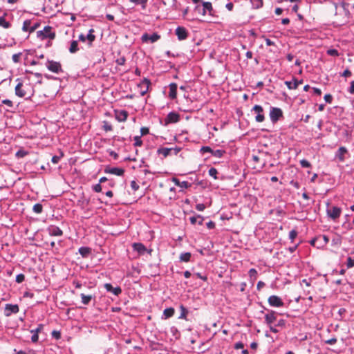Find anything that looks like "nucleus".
<instances>
[{"instance_id":"9","label":"nucleus","mask_w":354,"mask_h":354,"mask_svg":"<svg viewBox=\"0 0 354 354\" xmlns=\"http://www.w3.org/2000/svg\"><path fill=\"white\" fill-rule=\"evenodd\" d=\"M252 111L257 114L255 120L257 122H262L264 120L263 109L261 106L257 104L252 108Z\"/></svg>"},{"instance_id":"11","label":"nucleus","mask_w":354,"mask_h":354,"mask_svg":"<svg viewBox=\"0 0 354 354\" xmlns=\"http://www.w3.org/2000/svg\"><path fill=\"white\" fill-rule=\"evenodd\" d=\"M277 320V313L274 310H269L268 313L265 315V323L268 326L272 325Z\"/></svg>"},{"instance_id":"43","label":"nucleus","mask_w":354,"mask_h":354,"mask_svg":"<svg viewBox=\"0 0 354 354\" xmlns=\"http://www.w3.org/2000/svg\"><path fill=\"white\" fill-rule=\"evenodd\" d=\"M326 53L330 56H333V57L339 56L338 51L334 48L328 49Z\"/></svg>"},{"instance_id":"4","label":"nucleus","mask_w":354,"mask_h":354,"mask_svg":"<svg viewBox=\"0 0 354 354\" xmlns=\"http://www.w3.org/2000/svg\"><path fill=\"white\" fill-rule=\"evenodd\" d=\"M327 216L333 221L337 220L342 214V209L337 206H331L330 207L328 205V207L326 209Z\"/></svg>"},{"instance_id":"45","label":"nucleus","mask_w":354,"mask_h":354,"mask_svg":"<svg viewBox=\"0 0 354 354\" xmlns=\"http://www.w3.org/2000/svg\"><path fill=\"white\" fill-rule=\"evenodd\" d=\"M28 154V152L24 150H19L16 152V157L17 158H24Z\"/></svg>"},{"instance_id":"51","label":"nucleus","mask_w":354,"mask_h":354,"mask_svg":"<svg viewBox=\"0 0 354 354\" xmlns=\"http://www.w3.org/2000/svg\"><path fill=\"white\" fill-rule=\"evenodd\" d=\"M125 62L126 59L124 57H120L115 60L116 64L120 66L124 65L125 64Z\"/></svg>"},{"instance_id":"28","label":"nucleus","mask_w":354,"mask_h":354,"mask_svg":"<svg viewBox=\"0 0 354 354\" xmlns=\"http://www.w3.org/2000/svg\"><path fill=\"white\" fill-rule=\"evenodd\" d=\"M192 254L190 252H183L180 254L179 259L182 262L190 261Z\"/></svg>"},{"instance_id":"20","label":"nucleus","mask_w":354,"mask_h":354,"mask_svg":"<svg viewBox=\"0 0 354 354\" xmlns=\"http://www.w3.org/2000/svg\"><path fill=\"white\" fill-rule=\"evenodd\" d=\"M172 181L176 186H178L181 188L187 189L192 186V184L188 183L187 181H182L180 182L178 178H173Z\"/></svg>"},{"instance_id":"21","label":"nucleus","mask_w":354,"mask_h":354,"mask_svg":"<svg viewBox=\"0 0 354 354\" xmlns=\"http://www.w3.org/2000/svg\"><path fill=\"white\" fill-rule=\"evenodd\" d=\"M177 95V84L176 83H171L169 84V97L174 100Z\"/></svg>"},{"instance_id":"30","label":"nucleus","mask_w":354,"mask_h":354,"mask_svg":"<svg viewBox=\"0 0 354 354\" xmlns=\"http://www.w3.org/2000/svg\"><path fill=\"white\" fill-rule=\"evenodd\" d=\"M91 250L88 247H81L79 248V252L82 257H87L91 253Z\"/></svg>"},{"instance_id":"16","label":"nucleus","mask_w":354,"mask_h":354,"mask_svg":"<svg viewBox=\"0 0 354 354\" xmlns=\"http://www.w3.org/2000/svg\"><path fill=\"white\" fill-rule=\"evenodd\" d=\"M115 116L118 122H125L128 117V112L125 110L115 111Z\"/></svg>"},{"instance_id":"31","label":"nucleus","mask_w":354,"mask_h":354,"mask_svg":"<svg viewBox=\"0 0 354 354\" xmlns=\"http://www.w3.org/2000/svg\"><path fill=\"white\" fill-rule=\"evenodd\" d=\"M78 50H79V48H78L77 41L73 40L71 43V46L69 48V52L71 53H75L76 52L78 51Z\"/></svg>"},{"instance_id":"35","label":"nucleus","mask_w":354,"mask_h":354,"mask_svg":"<svg viewBox=\"0 0 354 354\" xmlns=\"http://www.w3.org/2000/svg\"><path fill=\"white\" fill-rule=\"evenodd\" d=\"M225 153V151L223 149L213 150L212 156L216 158H222Z\"/></svg>"},{"instance_id":"27","label":"nucleus","mask_w":354,"mask_h":354,"mask_svg":"<svg viewBox=\"0 0 354 354\" xmlns=\"http://www.w3.org/2000/svg\"><path fill=\"white\" fill-rule=\"evenodd\" d=\"M94 30L93 28L88 30V32L86 36V39L88 41V45L91 46L92 43L95 39V36L93 35Z\"/></svg>"},{"instance_id":"50","label":"nucleus","mask_w":354,"mask_h":354,"mask_svg":"<svg viewBox=\"0 0 354 354\" xmlns=\"http://www.w3.org/2000/svg\"><path fill=\"white\" fill-rule=\"evenodd\" d=\"M15 352L17 353V354H35V351L32 350H28V351H17L16 349L14 350Z\"/></svg>"},{"instance_id":"54","label":"nucleus","mask_w":354,"mask_h":354,"mask_svg":"<svg viewBox=\"0 0 354 354\" xmlns=\"http://www.w3.org/2000/svg\"><path fill=\"white\" fill-rule=\"evenodd\" d=\"M43 328V325L42 324H39L37 328L35 329H32L30 330V333H34V334H39V333H40V331L42 330Z\"/></svg>"},{"instance_id":"38","label":"nucleus","mask_w":354,"mask_h":354,"mask_svg":"<svg viewBox=\"0 0 354 354\" xmlns=\"http://www.w3.org/2000/svg\"><path fill=\"white\" fill-rule=\"evenodd\" d=\"M31 24V21L29 19L25 20L23 23L22 30L24 32H29V28Z\"/></svg>"},{"instance_id":"53","label":"nucleus","mask_w":354,"mask_h":354,"mask_svg":"<svg viewBox=\"0 0 354 354\" xmlns=\"http://www.w3.org/2000/svg\"><path fill=\"white\" fill-rule=\"evenodd\" d=\"M352 75V73L351 71L346 68L342 74H341V76L342 77H351Z\"/></svg>"},{"instance_id":"18","label":"nucleus","mask_w":354,"mask_h":354,"mask_svg":"<svg viewBox=\"0 0 354 354\" xmlns=\"http://www.w3.org/2000/svg\"><path fill=\"white\" fill-rule=\"evenodd\" d=\"M180 119V116H179V114L176 113V112H170L166 119H165V121H166V123H176L177 122H178Z\"/></svg>"},{"instance_id":"26","label":"nucleus","mask_w":354,"mask_h":354,"mask_svg":"<svg viewBox=\"0 0 354 354\" xmlns=\"http://www.w3.org/2000/svg\"><path fill=\"white\" fill-rule=\"evenodd\" d=\"M135 6H140L142 10H145L147 6L148 0H128Z\"/></svg>"},{"instance_id":"58","label":"nucleus","mask_w":354,"mask_h":354,"mask_svg":"<svg viewBox=\"0 0 354 354\" xmlns=\"http://www.w3.org/2000/svg\"><path fill=\"white\" fill-rule=\"evenodd\" d=\"M324 100L326 103L330 104L333 101V96L330 94H326L324 95Z\"/></svg>"},{"instance_id":"2","label":"nucleus","mask_w":354,"mask_h":354,"mask_svg":"<svg viewBox=\"0 0 354 354\" xmlns=\"http://www.w3.org/2000/svg\"><path fill=\"white\" fill-rule=\"evenodd\" d=\"M37 37L41 40L46 39H54L55 37V32L53 30V28L46 26L43 30L37 32Z\"/></svg>"},{"instance_id":"14","label":"nucleus","mask_w":354,"mask_h":354,"mask_svg":"<svg viewBox=\"0 0 354 354\" xmlns=\"http://www.w3.org/2000/svg\"><path fill=\"white\" fill-rule=\"evenodd\" d=\"M151 82L149 81V80L147 79V78H145L138 86V87L140 88V95L142 96L145 95L148 90H149V86L150 85Z\"/></svg>"},{"instance_id":"22","label":"nucleus","mask_w":354,"mask_h":354,"mask_svg":"<svg viewBox=\"0 0 354 354\" xmlns=\"http://www.w3.org/2000/svg\"><path fill=\"white\" fill-rule=\"evenodd\" d=\"M293 82L286 81L285 82L286 85L289 89H296L299 84L302 83V80L298 81L297 79L294 78Z\"/></svg>"},{"instance_id":"17","label":"nucleus","mask_w":354,"mask_h":354,"mask_svg":"<svg viewBox=\"0 0 354 354\" xmlns=\"http://www.w3.org/2000/svg\"><path fill=\"white\" fill-rule=\"evenodd\" d=\"M104 288L107 292H112L114 295H119L122 292V289L120 287L118 286L113 288L111 283H105L104 285Z\"/></svg>"},{"instance_id":"10","label":"nucleus","mask_w":354,"mask_h":354,"mask_svg":"<svg viewBox=\"0 0 354 354\" xmlns=\"http://www.w3.org/2000/svg\"><path fill=\"white\" fill-rule=\"evenodd\" d=\"M268 301L272 307H282L284 304L282 299L277 295L270 296Z\"/></svg>"},{"instance_id":"12","label":"nucleus","mask_w":354,"mask_h":354,"mask_svg":"<svg viewBox=\"0 0 354 354\" xmlns=\"http://www.w3.org/2000/svg\"><path fill=\"white\" fill-rule=\"evenodd\" d=\"M47 231L51 236H61L63 235V231L56 225H50L47 228Z\"/></svg>"},{"instance_id":"37","label":"nucleus","mask_w":354,"mask_h":354,"mask_svg":"<svg viewBox=\"0 0 354 354\" xmlns=\"http://www.w3.org/2000/svg\"><path fill=\"white\" fill-rule=\"evenodd\" d=\"M32 210L36 214H40L42 212L43 206L40 203H36L33 205Z\"/></svg>"},{"instance_id":"7","label":"nucleus","mask_w":354,"mask_h":354,"mask_svg":"<svg viewBox=\"0 0 354 354\" xmlns=\"http://www.w3.org/2000/svg\"><path fill=\"white\" fill-rule=\"evenodd\" d=\"M19 310L17 304H7L5 306L3 313L6 317H10L12 314H17Z\"/></svg>"},{"instance_id":"62","label":"nucleus","mask_w":354,"mask_h":354,"mask_svg":"<svg viewBox=\"0 0 354 354\" xmlns=\"http://www.w3.org/2000/svg\"><path fill=\"white\" fill-rule=\"evenodd\" d=\"M195 275H196L198 278H199V279H201L203 280L204 281H206L207 280V276H206V275H203V274H202L201 273H200V272H196V273H195Z\"/></svg>"},{"instance_id":"5","label":"nucleus","mask_w":354,"mask_h":354,"mask_svg":"<svg viewBox=\"0 0 354 354\" xmlns=\"http://www.w3.org/2000/svg\"><path fill=\"white\" fill-rule=\"evenodd\" d=\"M46 66L48 71L57 74L63 71L62 65L59 62L48 59L46 63Z\"/></svg>"},{"instance_id":"52","label":"nucleus","mask_w":354,"mask_h":354,"mask_svg":"<svg viewBox=\"0 0 354 354\" xmlns=\"http://www.w3.org/2000/svg\"><path fill=\"white\" fill-rule=\"evenodd\" d=\"M337 339L336 337H333L329 339L325 340L324 342L326 344L333 345L337 343Z\"/></svg>"},{"instance_id":"19","label":"nucleus","mask_w":354,"mask_h":354,"mask_svg":"<svg viewBox=\"0 0 354 354\" xmlns=\"http://www.w3.org/2000/svg\"><path fill=\"white\" fill-rule=\"evenodd\" d=\"M348 152L347 149L345 147H340L337 150L335 156L339 159V161L342 162L344 160V154Z\"/></svg>"},{"instance_id":"55","label":"nucleus","mask_w":354,"mask_h":354,"mask_svg":"<svg viewBox=\"0 0 354 354\" xmlns=\"http://www.w3.org/2000/svg\"><path fill=\"white\" fill-rule=\"evenodd\" d=\"M52 337L55 338V339H59L61 338V333L59 331L57 330H53L52 332Z\"/></svg>"},{"instance_id":"32","label":"nucleus","mask_w":354,"mask_h":354,"mask_svg":"<svg viewBox=\"0 0 354 354\" xmlns=\"http://www.w3.org/2000/svg\"><path fill=\"white\" fill-rule=\"evenodd\" d=\"M80 297L82 299V303L84 305H88L93 299L92 295H86L83 293L80 294Z\"/></svg>"},{"instance_id":"61","label":"nucleus","mask_w":354,"mask_h":354,"mask_svg":"<svg viewBox=\"0 0 354 354\" xmlns=\"http://www.w3.org/2000/svg\"><path fill=\"white\" fill-rule=\"evenodd\" d=\"M205 205L203 203H198L196 205V209L198 211L202 212L205 209Z\"/></svg>"},{"instance_id":"3","label":"nucleus","mask_w":354,"mask_h":354,"mask_svg":"<svg viewBox=\"0 0 354 354\" xmlns=\"http://www.w3.org/2000/svg\"><path fill=\"white\" fill-rule=\"evenodd\" d=\"M212 10V6L210 2H203L202 5H197L195 7L194 12L198 15L205 16L207 12L211 15Z\"/></svg>"},{"instance_id":"57","label":"nucleus","mask_w":354,"mask_h":354,"mask_svg":"<svg viewBox=\"0 0 354 354\" xmlns=\"http://www.w3.org/2000/svg\"><path fill=\"white\" fill-rule=\"evenodd\" d=\"M131 187L133 190L137 191L140 187L135 180H132L131 182Z\"/></svg>"},{"instance_id":"34","label":"nucleus","mask_w":354,"mask_h":354,"mask_svg":"<svg viewBox=\"0 0 354 354\" xmlns=\"http://www.w3.org/2000/svg\"><path fill=\"white\" fill-rule=\"evenodd\" d=\"M0 26L4 28H9L11 24L9 21H7L4 16L0 17Z\"/></svg>"},{"instance_id":"40","label":"nucleus","mask_w":354,"mask_h":354,"mask_svg":"<svg viewBox=\"0 0 354 354\" xmlns=\"http://www.w3.org/2000/svg\"><path fill=\"white\" fill-rule=\"evenodd\" d=\"M208 174L210 176L213 177L214 179H217L218 177H217V174H218V171L216 170V168L214 167H211L209 171H208Z\"/></svg>"},{"instance_id":"39","label":"nucleus","mask_w":354,"mask_h":354,"mask_svg":"<svg viewBox=\"0 0 354 354\" xmlns=\"http://www.w3.org/2000/svg\"><path fill=\"white\" fill-rule=\"evenodd\" d=\"M135 147H141L142 145V140L140 136H136L133 138Z\"/></svg>"},{"instance_id":"6","label":"nucleus","mask_w":354,"mask_h":354,"mask_svg":"<svg viewBox=\"0 0 354 354\" xmlns=\"http://www.w3.org/2000/svg\"><path fill=\"white\" fill-rule=\"evenodd\" d=\"M283 116V112L281 109L272 107L270 111V120L275 123Z\"/></svg>"},{"instance_id":"63","label":"nucleus","mask_w":354,"mask_h":354,"mask_svg":"<svg viewBox=\"0 0 354 354\" xmlns=\"http://www.w3.org/2000/svg\"><path fill=\"white\" fill-rule=\"evenodd\" d=\"M286 325V320L283 319H279L277 324H276V326H278V327H284Z\"/></svg>"},{"instance_id":"33","label":"nucleus","mask_w":354,"mask_h":354,"mask_svg":"<svg viewBox=\"0 0 354 354\" xmlns=\"http://www.w3.org/2000/svg\"><path fill=\"white\" fill-rule=\"evenodd\" d=\"M252 6L254 9L260 8L263 6V0H250Z\"/></svg>"},{"instance_id":"13","label":"nucleus","mask_w":354,"mask_h":354,"mask_svg":"<svg viewBox=\"0 0 354 354\" xmlns=\"http://www.w3.org/2000/svg\"><path fill=\"white\" fill-rule=\"evenodd\" d=\"M175 33L179 40H185L188 37V32L187 29L182 26H178L175 30Z\"/></svg>"},{"instance_id":"29","label":"nucleus","mask_w":354,"mask_h":354,"mask_svg":"<svg viewBox=\"0 0 354 354\" xmlns=\"http://www.w3.org/2000/svg\"><path fill=\"white\" fill-rule=\"evenodd\" d=\"M174 308H167L166 309L164 310L163 311V317L164 319H168L171 317H172L174 314Z\"/></svg>"},{"instance_id":"56","label":"nucleus","mask_w":354,"mask_h":354,"mask_svg":"<svg viewBox=\"0 0 354 354\" xmlns=\"http://www.w3.org/2000/svg\"><path fill=\"white\" fill-rule=\"evenodd\" d=\"M149 133V129L147 127H142L140 129V136H145Z\"/></svg>"},{"instance_id":"48","label":"nucleus","mask_w":354,"mask_h":354,"mask_svg":"<svg viewBox=\"0 0 354 354\" xmlns=\"http://www.w3.org/2000/svg\"><path fill=\"white\" fill-rule=\"evenodd\" d=\"M297 235V232L295 230H292L289 232V239L293 241Z\"/></svg>"},{"instance_id":"59","label":"nucleus","mask_w":354,"mask_h":354,"mask_svg":"<svg viewBox=\"0 0 354 354\" xmlns=\"http://www.w3.org/2000/svg\"><path fill=\"white\" fill-rule=\"evenodd\" d=\"M100 184L101 183H99L93 185V191H95V192H100L102 191V185Z\"/></svg>"},{"instance_id":"44","label":"nucleus","mask_w":354,"mask_h":354,"mask_svg":"<svg viewBox=\"0 0 354 354\" xmlns=\"http://www.w3.org/2000/svg\"><path fill=\"white\" fill-rule=\"evenodd\" d=\"M346 267L347 268H351L354 267V259L348 257L347 258V262H346Z\"/></svg>"},{"instance_id":"60","label":"nucleus","mask_w":354,"mask_h":354,"mask_svg":"<svg viewBox=\"0 0 354 354\" xmlns=\"http://www.w3.org/2000/svg\"><path fill=\"white\" fill-rule=\"evenodd\" d=\"M21 56V53L14 54L12 57V59L15 63L19 62V58Z\"/></svg>"},{"instance_id":"64","label":"nucleus","mask_w":354,"mask_h":354,"mask_svg":"<svg viewBox=\"0 0 354 354\" xmlns=\"http://www.w3.org/2000/svg\"><path fill=\"white\" fill-rule=\"evenodd\" d=\"M2 103L6 104V105H7L9 107H12L13 106V102L11 100H7V99L6 100H3L2 101Z\"/></svg>"},{"instance_id":"15","label":"nucleus","mask_w":354,"mask_h":354,"mask_svg":"<svg viewBox=\"0 0 354 354\" xmlns=\"http://www.w3.org/2000/svg\"><path fill=\"white\" fill-rule=\"evenodd\" d=\"M104 172L106 174H111L120 176L124 174V170L123 169L119 168V167H106L104 169Z\"/></svg>"},{"instance_id":"42","label":"nucleus","mask_w":354,"mask_h":354,"mask_svg":"<svg viewBox=\"0 0 354 354\" xmlns=\"http://www.w3.org/2000/svg\"><path fill=\"white\" fill-rule=\"evenodd\" d=\"M300 165H301V167H303V168H310V167H311V164L310 163L309 161H308L306 159L301 160H300Z\"/></svg>"},{"instance_id":"1","label":"nucleus","mask_w":354,"mask_h":354,"mask_svg":"<svg viewBox=\"0 0 354 354\" xmlns=\"http://www.w3.org/2000/svg\"><path fill=\"white\" fill-rule=\"evenodd\" d=\"M17 84L15 86V95L19 97H30L33 95V89L30 84H24L22 81L17 78Z\"/></svg>"},{"instance_id":"36","label":"nucleus","mask_w":354,"mask_h":354,"mask_svg":"<svg viewBox=\"0 0 354 354\" xmlns=\"http://www.w3.org/2000/svg\"><path fill=\"white\" fill-rule=\"evenodd\" d=\"M180 315L179 316V319H187V315L188 314V310L187 309L184 307L183 305H181L180 306Z\"/></svg>"},{"instance_id":"8","label":"nucleus","mask_w":354,"mask_h":354,"mask_svg":"<svg viewBox=\"0 0 354 354\" xmlns=\"http://www.w3.org/2000/svg\"><path fill=\"white\" fill-rule=\"evenodd\" d=\"M160 38L158 33H153L151 35L145 33L141 37V40L145 43H153L157 41Z\"/></svg>"},{"instance_id":"24","label":"nucleus","mask_w":354,"mask_h":354,"mask_svg":"<svg viewBox=\"0 0 354 354\" xmlns=\"http://www.w3.org/2000/svg\"><path fill=\"white\" fill-rule=\"evenodd\" d=\"M172 149L173 148L162 147L157 150V153L159 155H162L165 158L172 153Z\"/></svg>"},{"instance_id":"49","label":"nucleus","mask_w":354,"mask_h":354,"mask_svg":"<svg viewBox=\"0 0 354 354\" xmlns=\"http://www.w3.org/2000/svg\"><path fill=\"white\" fill-rule=\"evenodd\" d=\"M25 279V276L23 274H19L16 277V282L18 283H22Z\"/></svg>"},{"instance_id":"46","label":"nucleus","mask_w":354,"mask_h":354,"mask_svg":"<svg viewBox=\"0 0 354 354\" xmlns=\"http://www.w3.org/2000/svg\"><path fill=\"white\" fill-rule=\"evenodd\" d=\"M214 149H212L210 147H208V146H205V147H201V151L202 153H210L211 154H212V151H213Z\"/></svg>"},{"instance_id":"25","label":"nucleus","mask_w":354,"mask_h":354,"mask_svg":"<svg viewBox=\"0 0 354 354\" xmlns=\"http://www.w3.org/2000/svg\"><path fill=\"white\" fill-rule=\"evenodd\" d=\"M203 217L201 215H197L189 218L190 223L192 225L198 223V225H202L203 223Z\"/></svg>"},{"instance_id":"23","label":"nucleus","mask_w":354,"mask_h":354,"mask_svg":"<svg viewBox=\"0 0 354 354\" xmlns=\"http://www.w3.org/2000/svg\"><path fill=\"white\" fill-rule=\"evenodd\" d=\"M133 248L140 254H143L147 250L146 247L141 243H135L133 244Z\"/></svg>"},{"instance_id":"47","label":"nucleus","mask_w":354,"mask_h":354,"mask_svg":"<svg viewBox=\"0 0 354 354\" xmlns=\"http://www.w3.org/2000/svg\"><path fill=\"white\" fill-rule=\"evenodd\" d=\"M347 92L351 95H354V80L350 83V86L347 88Z\"/></svg>"},{"instance_id":"41","label":"nucleus","mask_w":354,"mask_h":354,"mask_svg":"<svg viewBox=\"0 0 354 354\" xmlns=\"http://www.w3.org/2000/svg\"><path fill=\"white\" fill-rule=\"evenodd\" d=\"M248 274L251 279L255 280L257 279V271L254 268L250 269Z\"/></svg>"}]
</instances>
